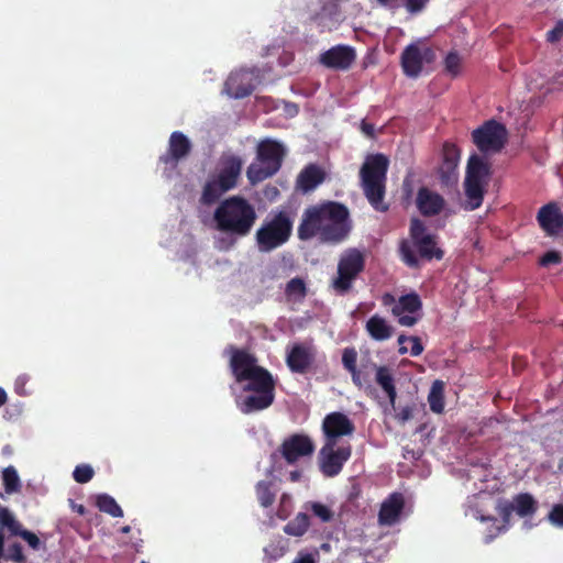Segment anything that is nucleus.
<instances>
[{
    "mask_svg": "<svg viewBox=\"0 0 563 563\" xmlns=\"http://www.w3.org/2000/svg\"><path fill=\"white\" fill-rule=\"evenodd\" d=\"M537 221L548 236H556L563 231V213L555 202L541 207L537 214Z\"/></svg>",
    "mask_w": 563,
    "mask_h": 563,
    "instance_id": "obj_22",
    "label": "nucleus"
},
{
    "mask_svg": "<svg viewBox=\"0 0 563 563\" xmlns=\"http://www.w3.org/2000/svg\"><path fill=\"white\" fill-rule=\"evenodd\" d=\"M514 510L520 517H528L537 511V503L529 494H519L515 498Z\"/></svg>",
    "mask_w": 563,
    "mask_h": 563,
    "instance_id": "obj_36",
    "label": "nucleus"
},
{
    "mask_svg": "<svg viewBox=\"0 0 563 563\" xmlns=\"http://www.w3.org/2000/svg\"><path fill=\"white\" fill-rule=\"evenodd\" d=\"M96 506L100 511L106 512L114 518L123 517V510L118 505L115 499L108 494L98 495Z\"/></svg>",
    "mask_w": 563,
    "mask_h": 563,
    "instance_id": "obj_35",
    "label": "nucleus"
},
{
    "mask_svg": "<svg viewBox=\"0 0 563 563\" xmlns=\"http://www.w3.org/2000/svg\"><path fill=\"white\" fill-rule=\"evenodd\" d=\"M409 341V336H406L405 334H400L397 339V342L399 344L398 353L404 355L408 353V347L405 346V343Z\"/></svg>",
    "mask_w": 563,
    "mask_h": 563,
    "instance_id": "obj_50",
    "label": "nucleus"
},
{
    "mask_svg": "<svg viewBox=\"0 0 563 563\" xmlns=\"http://www.w3.org/2000/svg\"><path fill=\"white\" fill-rule=\"evenodd\" d=\"M71 507L80 516H84L86 514V507L84 505H77L74 501H71Z\"/></svg>",
    "mask_w": 563,
    "mask_h": 563,
    "instance_id": "obj_55",
    "label": "nucleus"
},
{
    "mask_svg": "<svg viewBox=\"0 0 563 563\" xmlns=\"http://www.w3.org/2000/svg\"><path fill=\"white\" fill-rule=\"evenodd\" d=\"M298 477H299V473H298V472H291V473H290V478H291V481H297V479H298Z\"/></svg>",
    "mask_w": 563,
    "mask_h": 563,
    "instance_id": "obj_57",
    "label": "nucleus"
},
{
    "mask_svg": "<svg viewBox=\"0 0 563 563\" xmlns=\"http://www.w3.org/2000/svg\"><path fill=\"white\" fill-rule=\"evenodd\" d=\"M405 506L402 494L393 493L380 506L378 520L382 525H394Z\"/></svg>",
    "mask_w": 563,
    "mask_h": 563,
    "instance_id": "obj_25",
    "label": "nucleus"
},
{
    "mask_svg": "<svg viewBox=\"0 0 563 563\" xmlns=\"http://www.w3.org/2000/svg\"><path fill=\"white\" fill-rule=\"evenodd\" d=\"M2 482L7 494L18 493L21 481L14 466L10 465L2 471Z\"/></svg>",
    "mask_w": 563,
    "mask_h": 563,
    "instance_id": "obj_37",
    "label": "nucleus"
},
{
    "mask_svg": "<svg viewBox=\"0 0 563 563\" xmlns=\"http://www.w3.org/2000/svg\"><path fill=\"white\" fill-rule=\"evenodd\" d=\"M490 176V164L478 154H472L467 161L464 179L468 210H475L482 206Z\"/></svg>",
    "mask_w": 563,
    "mask_h": 563,
    "instance_id": "obj_9",
    "label": "nucleus"
},
{
    "mask_svg": "<svg viewBox=\"0 0 563 563\" xmlns=\"http://www.w3.org/2000/svg\"><path fill=\"white\" fill-rule=\"evenodd\" d=\"M400 260L409 268H420L421 262L441 261L444 251L439 246L438 236L428 231L424 222L413 218L409 225V238L399 243Z\"/></svg>",
    "mask_w": 563,
    "mask_h": 563,
    "instance_id": "obj_3",
    "label": "nucleus"
},
{
    "mask_svg": "<svg viewBox=\"0 0 563 563\" xmlns=\"http://www.w3.org/2000/svg\"><path fill=\"white\" fill-rule=\"evenodd\" d=\"M307 292V285L300 277H294L286 284L285 295L289 300L301 301Z\"/></svg>",
    "mask_w": 563,
    "mask_h": 563,
    "instance_id": "obj_34",
    "label": "nucleus"
},
{
    "mask_svg": "<svg viewBox=\"0 0 563 563\" xmlns=\"http://www.w3.org/2000/svg\"><path fill=\"white\" fill-rule=\"evenodd\" d=\"M294 220L288 211L280 210L265 220L255 233L260 252L269 253L285 243L291 236Z\"/></svg>",
    "mask_w": 563,
    "mask_h": 563,
    "instance_id": "obj_8",
    "label": "nucleus"
},
{
    "mask_svg": "<svg viewBox=\"0 0 563 563\" xmlns=\"http://www.w3.org/2000/svg\"><path fill=\"white\" fill-rule=\"evenodd\" d=\"M321 430L324 443L338 444L340 438L351 437L355 432V424L345 413L333 411L323 418Z\"/></svg>",
    "mask_w": 563,
    "mask_h": 563,
    "instance_id": "obj_14",
    "label": "nucleus"
},
{
    "mask_svg": "<svg viewBox=\"0 0 563 563\" xmlns=\"http://www.w3.org/2000/svg\"><path fill=\"white\" fill-rule=\"evenodd\" d=\"M364 268V255L356 249L349 250L338 263V277L333 279V288L339 294H346Z\"/></svg>",
    "mask_w": 563,
    "mask_h": 563,
    "instance_id": "obj_10",
    "label": "nucleus"
},
{
    "mask_svg": "<svg viewBox=\"0 0 563 563\" xmlns=\"http://www.w3.org/2000/svg\"><path fill=\"white\" fill-rule=\"evenodd\" d=\"M411 417H412V411L409 407L402 408L397 415L398 420L401 422L409 420Z\"/></svg>",
    "mask_w": 563,
    "mask_h": 563,
    "instance_id": "obj_51",
    "label": "nucleus"
},
{
    "mask_svg": "<svg viewBox=\"0 0 563 563\" xmlns=\"http://www.w3.org/2000/svg\"><path fill=\"white\" fill-rule=\"evenodd\" d=\"M435 52L429 46L420 47L418 44H409L401 53L400 62L404 74L410 78H417L423 68V64L435 60Z\"/></svg>",
    "mask_w": 563,
    "mask_h": 563,
    "instance_id": "obj_13",
    "label": "nucleus"
},
{
    "mask_svg": "<svg viewBox=\"0 0 563 563\" xmlns=\"http://www.w3.org/2000/svg\"><path fill=\"white\" fill-rule=\"evenodd\" d=\"M389 159L382 153L368 155L360 170L361 186L369 205L379 212L389 208L384 201Z\"/></svg>",
    "mask_w": 563,
    "mask_h": 563,
    "instance_id": "obj_5",
    "label": "nucleus"
},
{
    "mask_svg": "<svg viewBox=\"0 0 563 563\" xmlns=\"http://www.w3.org/2000/svg\"><path fill=\"white\" fill-rule=\"evenodd\" d=\"M290 507H291V497L288 494H283L280 497L277 516L280 519H286L289 516Z\"/></svg>",
    "mask_w": 563,
    "mask_h": 563,
    "instance_id": "obj_44",
    "label": "nucleus"
},
{
    "mask_svg": "<svg viewBox=\"0 0 563 563\" xmlns=\"http://www.w3.org/2000/svg\"><path fill=\"white\" fill-rule=\"evenodd\" d=\"M481 521H489V522H490V526H489V527H488V529H487V533H486V536L489 533V530L495 531L496 526H501V523H498V519H497V518H495V517H485V516H482V517H481Z\"/></svg>",
    "mask_w": 563,
    "mask_h": 563,
    "instance_id": "obj_52",
    "label": "nucleus"
},
{
    "mask_svg": "<svg viewBox=\"0 0 563 563\" xmlns=\"http://www.w3.org/2000/svg\"><path fill=\"white\" fill-rule=\"evenodd\" d=\"M472 139L482 153H498L506 143L507 130L496 120H488L472 132Z\"/></svg>",
    "mask_w": 563,
    "mask_h": 563,
    "instance_id": "obj_11",
    "label": "nucleus"
},
{
    "mask_svg": "<svg viewBox=\"0 0 563 563\" xmlns=\"http://www.w3.org/2000/svg\"><path fill=\"white\" fill-rule=\"evenodd\" d=\"M340 10L338 4H324L319 13H317L312 21L317 24L320 32L331 31L339 23Z\"/></svg>",
    "mask_w": 563,
    "mask_h": 563,
    "instance_id": "obj_27",
    "label": "nucleus"
},
{
    "mask_svg": "<svg viewBox=\"0 0 563 563\" xmlns=\"http://www.w3.org/2000/svg\"><path fill=\"white\" fill-rule=\"evenodd\" d=\"M8 401V395L7 391L0 387V408L5 405Z\"/></svg>",
    "mask_w": 563,
    "mask_h": 563,
    "instance_id": "obj_56",
    "label": "nucleus"
},
{
    "mask_svg": "<svg viewBox=\"0 0 563 563\" xmlns=\"http://www.w3.org/2000/svg\"><path fill=\"white\" fill-rule=\"evenodd\" d=\"M292 563H316L311 554H301Z\"/></svg>",
    "mask_w": 563,
    "mask_h": 563,
    "instance_id": "obj_53",
    "label": "nucleus"
},
{
    "mask_svg": "<svg viewBox=\"0 0 563 563\" xmlns=\"http://www.w3.org/2000/svg\"><path fill=\"white\" fill-rule=\"evenodd\" d=\"M243 168L241 156L224 152L219 158L216 174L205 184L200 201L212 205L219 198L238 186Z\"/></svg>",
    "mask_w": 563,
    "mask_h": 563,
    "instance_id": "obj_6",
    "label": "nucleus"
},
{
    "mask_svg": "<svg viewBox=\"0 0 563 563\" xmlns=\"http://www.w3.org/2000/svg\"><path fill=\"white\" fill-rule=\"evenodd\" d=\"M0 525L7 528L11 536L21 537L25 530L22 523L19 522L7 508H0Z\"/></svg>",
    "mask_w": 563,
    "mask_h": 563,
    "instance_id": "obj_38",
    "label": "nucleus"
},
{
    "mask_svg": "<svg viewBox=\"0 0 563 563\" xmlns=\"http://www.w3.org/2000/svg\"><path fill=\"white\" fill-rule=\"evenodd\" d=\"M191 148L189 139L183 132L175 131L169 136L167 152L159 157V161L175 167L190 154Z\"/></svg>",
    "mask_w": 563,
    "mask_h": 563,
    "instance_id": "obj_21",
    "label": "nucleus"
},
{
    "mask_svg": "<svg viewBox=\"0 0 563 563\" xmlns=\"http://www.w3.org/2000/svg\"><path fill=\"white\" fill-rule=\"evenodd\" d=\"M342 364L344 369L351 374L352 382L358 388L369 386L373 362L361 363L357 367V352L355 347H345L342 352Z\"/></svg>",
    "mask_w": 563,
    "mask_h": 563,
    "instance_id": "obj_17",
    "label": "nucleus"
},
{
    "mask_svg": "<svg viewBox=\"0 0 563 563\" xmlns=\"http://www.w3.org/2000/svg\"><path fill=\"white\" fill-rule=\"evenodd\" d=\"M514 511V505L507 504L498 509V515L501 518V526H496L495 531L489 530V533L485 536V543H490L496 537H498L501 532L506 531L508 529V526L510 523V518Z\"/></svg>",
    "mask_w": 563,
    "mask_h": 563,
    "instance_id": "obj_33",
    "label": "nucleus"
},
{
    "mask_svg": "<svg viewBox=\"0 0 563 563\" xmlns=\"http://www.w3.org/2000/svg\"><path fill=\"white\" fill-rule=\"evenodd\" d=\"M549 520L558 527H563V505L556 504L549 512Z\"/></svg>",
    "mask_w": 563,
    "mask_h": 563,
    "instance_id": "obj_45",
    "label": "nucleus"
},
{
    "mask_svg": "<svg viewBox=\"0 0 563 563\" xmlns=\"http://www.w3.org/2000/svg\"><path fill=\"white\" fill-rule=\"evenodd\" d=\"M316 360V350L312 345L296 343L287 352L286 364L292 373H307Z\"/></svg>",
    "mask_w": 563,
    "mask_h": 563,
    "instance_id": "obj_19",
    "label": "nucleus"
},
{
    "mask_svg": "<svg viewBox=\"0 0 563 563\" xmlns=\"http://www.w3.org/2000/svg\"><path fill=\"white\" fill-rule=\"evenodd\" d=\"M356 59V52L349 45H335L319 56V62L327 68L347 70Z\"/></svg>",
    "mask_w": 563,
    "mask_h": 563,
    "instance_id": "obj_18",
    "label": "nucleus"
},
{
    "mask_svg": "<svg viewBox=\"0 0 563 563\" xmlns=\"http://www.w3.org/2000/svg\"><path fill=\"white\" fill-rule=\"evenodd\" d=\"M24 383H25V377H22V376H20L15 382V389H16V393L20 395H23V391L21 389H22Z\"/></svg>",
    "mask_w": 563,
    "mask_h": 563,
    "instance_id": "obj_54",
    "label": "nucleus"
},
{
    "mask_svg": "<svg viewBox=\"0 0 563 563\" xmlns=\"http://www.w3.org/2000/svg\"><path fill=\"white\" fill-rule=\"evenodd\" d=\"M255 493L263 508H268L275 503L276 492L273 482L260 481L255 486Z\"/></svg>",
    "mask_w": 563,
    "mask_h": 563,
    "instance_id": "obj_31",
    "label": "nucleus"
},
{
    "mask_svg": "<svg viewBox=\"0 0 563 563\" xmlns=\"http://www.w3.org/2000/svg\"><path fill=\"white\" fill-rule=\"evenodd\" d=\"M325 179L324 170L317 164H308L298 174L296 190L302 194L313 191Z\"/></svg>",
    "mask_w": 563,
    "mask_h": 563,
    "instance_id": "obj_24",
    "label": "nucleus"
},
{
    "mask_svg": "<svg viewBox=\"0 0 563 563\" xmlns=\"http://www.w3.org/2000/svg\"><path fill=\"white\" fill-rule=\"evenodd\" d=\"M351 455L350 444L338 446V444L324 443L318 454L319 470L324 477H335L342 472Z\"/></svg>",
    "mask_w": 563,
    "mask_h": 563,
    "instance_id": "obj_12",
    "label": "nucleus"
},
{
    "mask_svg": "<svg viewBox=\"0 0 563 563\" xmlns=\"http://www.w3.org/2000/svg\"><path fill=\"white\" fill-rule=\"evenodd\" d=\"M349 209L336 201L308 207L297 229L298 239L308 241L319 236L322 242L340 243L349 234Z\"/></svg>",
    "mask_w": 563,
    "mask_h": 563,
    "instance_id": "obj_2",
    "label": "nucleus"
},
{
    "mask_svg": "<svg viewBox=\"0 0 563 563\" xmlns=\"http://www.w3.org/2000/svg\"><path fill=\"white\" fill-rule=\"evenodd\" d=\"M286 156L283 143L273 139H263L257 143L255 162L246 169V177L251 185H256L276 175L282 168Z\"/></svg>",
    "mask_w": 563,
    "mask_h": 563,
    "instance_id": "obj_7",
    "label": "nucleus"
},
{
    "mask_svg": "<svg viewBox=\"0 0 563 563\" xmlns=\"http://www.w3.org/2000/svg\"><path fill=\"white\" fill-rule=\"evenodd\" d=\"M561 263L562 256L558 251H549L544 253L539 261V264L543 267H548L550 265H559Z\"/></svg>",
    "mask_w": 563,
    "mask_h": 563,
    "instance_id": "obj_42",
    "label": "nucleus"
},
{
    "mask_svg": "<svg viewBox=\"0 0 563 563\" xmlns=\"http://www.w3.org/2000/svg\"><path fill=\"white\" fill-rule=\"evenodd\" d=\"M309 526V516L305 512H299L284 527V532L291 537H302L308 531Z\"/></svg>",
    "mask_w": 563,
    "mask_h": 563,
    "instance_id": "obj_32",
    "label": "nucleus"
},
{
    "mask_svg": "<svg viewBox=\"0 0 563 563\" xmlns=\"http://www.w3.org/2000/svg\"><path fill=\"white\" fill-rule=\"evenodd\" d=\"M21 538L25 542H27L30 548H32L33 550H40L42 543H41V540L38 539V537L34 532L25 529L23 531V533L21 534Z\"/></svg>",
    "mask_w": 563,
    "mask_h": 563,
    "instance_id": "obj_47",
    "label": "nucleus"
},
{
    "mask_svg": "<svg viewBox=\"0 0 563 563\" xmlns=\"http://www.w3.org/2000/svg\"><path fill=\"white\" fill-rule=\"evenodd\" d=\"M445 71L452 77H456L461 73V57L457 52H450L444 59Z\"/></svg>",
    "mask_w": 563,
    "mask_h": 563,
    "instance_id": "obj_39",
    "label": "nucleus"
},
{
    "mask_svg": "<svg viewBox=\"0 0 563 563\" xmlns=\"http://www.w3.org/2000/svg\"><path fill=\"white\" fill-rule=\"evenodd\" d=\"M257 219L253 205L241 196H232L216 208V228L231 236L243 238L250 234Z\"/></svg>",
    "mask_w": 563,
    "mask_h": 563,
    "instance_id": "obj_4",
    "label": "nucleus"
},
{
    "mask_svg": "<svg viewBox=\"0 0 563 563\" xmlns=\"http://www.w3.org/2000/svg\"><path fill=\"white\" fill-rule=\"evenodd\" d=\"M443 163L440 167L441 178L449 179L450 174L454 173L460 161V148L453 143H444L442 148Z\"/></svg>",
    "mask_w": 563,
    "mask_h": 563,
    "instance_id": "obj_29",
    "label": "nucleus"
},
{
    "mask_svg": "<svg viewBox=\"0 0 563 563\" xmlns=\"http://www.w3.org/2000/svg\"><path fill=\"white\" fill-rule=\"evenodd\" d=\"M416 205L422 216L434 217L441 213L445 206V200L440 194L427 187H421L417 194Z\"/></svg>",
    "mask_w": 563,
    "mask_h": 563,
    "instance_id": "obj_23",
    "label": "nucleus"
},
{
    "mask_svg": "<svg viewBox=\"0 0 563 563\" xmlns=\"http://www.w3.org/2000/svg\"><path fill=\"white\" fill-rule=\"evenodd\" d=\"M430 0H404V5L410 14L422 12Z\"/></svg>",
    "mask_w": 563,
    "mask_h": 563,
    "instance_id": "obj_43",
    "label": "nucleus"
},
{
    "mask_svg": "<svg viewBox=\"0 0 563 563\" xmlns=\"http://www.w3.org/2000/svg\"><path fill=\"white\" fill-rule=\"evenodd\" d=\"M422 301L417 292L399 297L391 312L402 327H413L421 319Z\"/></svg>",
    "mask_w": 563,
    "mask_h": 563,
    "instance_id": "obj_15",
    "label": "nucleus"
},
{
    "mask_svg": "<svg viewBox=\"0 0 563 563\" xmlns=\"http://www.w3.org/2000/svg\"><path fill=\"white\" fill-rule=\"evenodd\" d=\"M130 530H131V528L129 526H124V527L121 528V532L122 533H129Z\"/></svg>",
    "mask_w": 563,
    "mask_h": 563,
    "instance_id": "obj_58",
    "label": "nucleus"
},
{
    "mask_svg": "<svg viewBox=\"0 0 563 563\" xmlns=\"http://www.w3.org/2000/svg\"><path fill=\"white\" fill-rule=\"evenodd\" d=\"M93 468L88 464L77 465L73 472L74 479L79 484H86L92 479Z\"/></svg>",
    "mask_w": 563,
    "mask_h": 563,
    "instance_id": "obj_40",
    "label": "nucleus"
},
{
    "mask_svg": "<svg viewBox=\"0 0 563 563\" xmlns=\"http://www.w3.org/2000/svg\"><path fill=\"white\" fill-rule=\"evenodd\" d=\"M314 443L307 434L295 433L286 438L279 446V452L287 464H295L301 457L314 452Z\"/></svg>",
    "mask_w": 563,
    "mask_h": 563,
    "instance_id": "obj_16",
    "label": "nucleus"
},
{
    "mask_svg": "<svg viewBox=\"0 0 563 563\" xmlns=\"http://www.w3.org/2000/svg\"><path fill=\"white\" fill-rule=\"evenodd\" d=\"M563 36V21H559L555 26L548 31L547 41L550 43L559 42Z\"/></svg>",
    "mask_w": 563,
    "mask_h": 563,
    "instance_id": "obj_46",
    "label": "nucleus"
},
{
    "mask_svg": "<svg viewBox=\"0 0 563 563\" xmlns=\"http://www.w3.org/2000/svg\"><path fill=\"white\" fill-rule=\"evenodd\" d=\"M141 563H147V562H145V561H142Z\"/></svg>",
    "mask_w": 563,
    "mask_h": 563,
    "instance_id": "obj_60",
    "label": "nucleus"
},
{
    "mask_svg": "<svg viewBox=\"0 0 563 563\" xmlns=\"http://www.w3.org/2000/svg\"><path fill=\"white\" fill-rule=\"evenodd\" d=\"M224 354L235 382L245 383L243 390L253 393L239 404L240 410L249 415L268 408L274 402L276 385L271 372L258 365L257 357L246 349L228 345Z\"/></svg>",
    "mask_w": 563,
    "mask_h": 563,
    "instance_id": "obj_1",
    "label": "nucleus"
},
{
    "mask_svg": "<svg viewBox=\"0 0 563 563\" xmlns=\"http://www.w3.org/2000/svg\"><path fill=\"white\" fill-rule=\"evenodd\" d=\"M368 335L375 341H386L393 336L394 328L379 314L372 316L365 324Z\"/></svg>",
    "mask_w": 563,
    "mask_h": 563,
    "instance_id": "obj_26",
    "label": "nucleus"
},
{
    "mask_svg": "<svg viewBox=\"0 0 563 563\" xmlns=\"http://www.w3.org/2000/svg\"><path fill=\"white\" fill-rule=\"evenodd\" d=\"M430 410L434 413H442L444 410V384L442 380H434L428 395Z\"/></svg>",
    "mask_w": 563,
    "mask_h": 563,
    "instance_id": "obj_30",
    "label": "nucleus"
},
{
    "mask_svg": "<svg viewBox=\"0 0 563 563\" xmlns=\"http://www.w3.org/2000/svg\"><path fill=\"white\" fill-rule=\"evenodd\" d=\"M559 468L563 470V459L560 461Z\"/></svg>",
    "mask_w": 563,
    "mask_h": 563,
    "instance_id": "obj_59",
    "label": "nucleus"
},
{
    "mask_svg": "<svg viewBox=\"0 0 563 563\" xmlns=\"http://www.w3.org/2000/svg\"><path fill=\"white\" fill-rule=\"evenodd\" d=\"M409 341L411 342L410 354L411 356H419L423 352V345L419 336H409Z\"/></svg>",
    "mask_w": 563,
    "mask_h": 563,
    "instance_id": "obj_48",
    "label": "nucleus"
},
{
    "mask_svg": "<svg viewBox=\"0 0 563 563\" xmlns=\"http://www.w3.org/2000/svg\"><path fill=\"white\" fill-rule=\"evenodd\" d=\"M254 88V71L249 69L231 73L224 84L227 93L235 99L250 96Z\"/></svg>",
    "mask_w": 563,
    "mask_h": 563,
    "instance_id": "obj_20",
    "label": "nucleus"
},
{
    "mask_svg": "<svg viewBox=\"0 0 563 563\" xmlns=\"http://www.w3.org/2000/svg\"><path fill=\"white\" fill-rule=\"evenodd\" d=\"M361 131L369 139L375 137V126L372 123L366 122L363 120L361 122Z\"/></svg>",
    "mask_w": 563,
    "mask_h": 563,
    "instance_id": "obj_49",
    "label": "nucleus"
},
{
    "mask_svg": "<svg viewBox=\"0 0 563 563\" xmlns=\"http://www.w3.org/2000/svg\"><path fill=\"white\" fill-rule=\"evenodd\" d=\"M373 368L376 372V383L384 390L390 401V405L394 407L397 398V390L391 371L387 366H377L376 364H373Z\"/></svg>",
    "mask_w": 563,
    "mask_h": 563,
    "instance_id": "obj_28",
    "label": "nucleus"
},
{
    "mask_svg": "<svg viewBox=\"0 0 563 563\" xmlns=\"http://www.w3.org/2000/svg\"><path fill=\"white\" fill-rule=\"evenodd\" d=\"M310 510L322 522H329L333 518V511L328 506H325L319 501L311 503Z\"/></svg>",
    "mask_w": 563,
    "mask_h": 563,
    "instance_id": "obj_41",
    "label": "nucleus"
}]
</instances>
